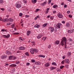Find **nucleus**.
<instances>
[{"instance_id": "1", "label": "nucleus", "mask_w": 74, "mask_h": 74, "mask_svg": "<svg viewBox=\"0 0 74 74\" xmlns=\"http://www.w3.org/2000/svg\"><path fill=\"white\" fill-rule=\"evenodd\" d=\"M30 52L31 54H33L34 53V52H35V53H38V50L37 49L32 48L30 49Z\"/></svg>"}, {"instance_id": "2", "label": "nucleus", "mask_w": 74, "mask_h": 74, "mask_svg": "<svg viewBox=\"0 0 74 74\" xmlns=\"http://www.w3.org/2000/svg\"><path fill=\"white\" fill-rule=\"evenodd\" d=\"M49 29H50V31L52 32H53L54 31V30H55V29L54 28V27H49Z\"/></svg>"}, {"instance_id": "3", "label": "nucleus", "mask_w": 74, "mask_h": 74, "mask_svg": "<svg viewBox=\"0 0 74 74\" xmlns=\"http://www.w3.org/2000/svg\"><path fill=\"white\" fill-rule=\"evenodd\" d=\"M62 40L64 41L65 43H67V38L66 37H63Z\"/></svg>"}, {"instance_id": "4", "label": "nucleus", "mask_w": 74, "mask_h": 74, "mask_svg": "<svg viewBox=\"0 0 74 74\" xmlns=\"http://www.w3.org/2000/svg\"><path fill=\"white\" fill-rule=\"evenodd\" d=\"M58 16L59 18H62L63 17V15L62 14L60 13H59L58 14Z\"/></svg>"}, {"instance_id": "5", "label": "nucleus", "mask_w": 74, "mask_h": 74, "mask_svg": "<svg viewBox=\"0 0 74 74\" xmlns=\"http://www.w3.org/2000/svg\"><path fill=\"white\" fill-rule=\"evenodd\" d=\"M64 62L67 63V64H69L70 63V61L68 59H66L64 60Z\"/></svg>"}, {"instance_id": "6", "label": "nucleus", "mask_w": 74, "mask_h": 74, "mask_svg": "<svg viewBox=\"0 0 74 74\" xmlns=\"http://www.w3.org/2000/svg\"><path fill=\"white\" fill-rule=\"evenodd\" d=\"M61 25L62 24H61V23H59L57 24L56 26L58 29H60V27H61Z\"/></svg>"}, {"instance_id": "7", "label": "nucleus", "mask_w": 74, "mask_h": 74, "mask_svg": "<svg viewBox=\"0 0 74 74\" xmlns=\"http://www.w3.org/2000/svg\"><path fill=\"white\" fill-rule=\"evenodd\" d=\"M74 32V29H72L70 30H68V33H73Z\"/></svg>"}, {"instance_id": "8", "label": "nucleus", "mask_w": 74, "mask_h": 74, "mask_svg": "<svg viewBox=\"0 0 74 74\" xmlns=\"http://www.w3.org/2000/svg\"><path fill=\"white\" fill-rule=\"evenodd\" d=\"M19 50H25V47H23L21 46L19 48Z\"/></svg>"}, {"instance_id": "9", "label": "nucleus", "mask_w": 74, "mask_h": 74, "mask_svg": "<svg viewBox=\"0 0 74 74\" xmlns=\"http://www.w3.org/2000/svg\"><path fill=\"white\" fill-rule=\"evenodd\" d=\"M44 66H45V67H48L49 66H50V64L48 63H46V64H44Z\"/></svg>"}, {"instance_id": "10", "label": "nucleus", "mask_w": 74, "mask_h": 74, "mask_svg": "<svg viewBox=\"0 0 74 74\" xmlns=\"http://www.w3.org/2000/svg\"><path fill=\"white\" fill-rule=\"evenodd\" d=\"M5 53H6V54H7L8 55H11V54H12V53L10 52V51H5Z\"/></svg>"}, {"instance_id": "11", "label": "nucleus", "mask_w": 74, "mask_h": 74, "mask_svg": "<svg viewBox=\"0 0 74 74\" xmlns=\"http://www.w3.org/2000/svg\"><path fill=\"white\" fill-rule=\"evenodd\" d=\"M21 5L19 4H17L16 5V7L17 8L21 7Z\"/></svg>"}, {"instance_id": "12", "label": "nucleus", "mask_w": 74, "mask_h": 74, "mask_svg": "<svg viewBox=\"0 0 74 74\" xmlns=\"http://www.w3.org/2000/svg\"><path fill=\"white\" fill-rule=\"evenodd\" d=\"M56 68L54 66H51L50 68V70L51 71H52L53 70H55Z\"/></svg>"}, {"instance_id": "13", "label": "nucleus", "mask_w": 74, "mask_h": 74, "mask_svg": "<svg viewBox=\"0 0 74 74\" xmlns=\"http://www.w3.org/2000/svg\"><path fill=\"white\" fill-rule=\"evenodd\" d=\"M46 4H47V1H45L44 3H41L40 5H41L42 6H44Z\"/></svg>"}, {"instance_id": "14", "label": "nucleus", "mask_w": 74, "mask_h": 74, "mask_svg": "<svg viewBox=\"0 0 74 74\" xmlns=\"http://www.w3.org/2000/svg\"><path fill=\"white\" fill-rule=\"evenodd\" d=\"M42 37V35L41 34H39L38 36H37V38L38 39L41 38Z\"/></svg>"}, {"instance_id": "15", "label": "nucleus", "mask_w": 74, "mask_h": 74, "mask_svg": "<svg viewBox=\"0 0 74 74\" xmlns=\"http://www.w3.org/2000/svg\"><path fill=\"white\" fill-rule=\"evenodd\" d=\"M40 26V25H39L38 24H36L34 25V27H36V28H39Z\"/></svg>"}, {"instance_id": "16", "label": "nucleus", "mask_w": 74, "mask_h": 74, "mask_svg": "<svg viewBox=\"0 0 74 74\" xmlns=\"http://www.w3.org/2000/svg\"><path fill=\"white\" fill-rule=\"evenodd\" d=\"M9 19L8 18H5L3 22H6L9 21Z\"/></svg>"}, {"instance_id": "17", "label": "nucleus", "mask_w": 74, "mask_h": 74, "mask_svg": "<svg viewBox=\"0 0 74 74\" xmlns=\"http://www.w3.org/2000/svg\"><path fill=\"white\" fill-rule=\"evenodd\" d=\"M7 57V56L6 55H3L1 56V59H5V58H6Z\"/></svg>"}, {"instance_id": "18", "label": "nucleus", "mask_w": 74, "mask_h": 74, "mask_svg": "<svg viewBox=\"0 0 74 74\" xmlns=\"http://www.w3.org/2000/svg\"><path fill=\"white\" fill-rule=\"evenodd\" d=\"M60 45H62V46H63L64 45V41L62 40L60 42Z\"/></svg>"}, {"instance_id": "19", "label": "nucleus", "mask_w": 74, "mask_h": 74, "mask_svg": "<svg viewBox=\"0 0 74 74\" xmlns=\"http://www.w3.org/2000/svg\"><path fill=\"white\" fill-rule=\"evenodd\" d=\"M16 65L15 64H12L10 65V67H16Z\"/></svg>"}, {"instance_id": "20", "label": "nucleus", "mask_w": 74, "mask_h": 74, "mask_svg": "<svg viewBox=\"0 0 74 74\" xmlns=\"http://www.w3.org/2000/svg\"><path fill=\"white\" fill-rule=\"evenodd\" d=\"M35 64H37L38 65H40L41 64V63L40 62L36 61L35 62Z\"/></svg>"}, {"instance_id": "21", "label": "nucleus", "mask_w": 74, "mask_h": 74, "mask_svg": "<svg viewBox=\"0 0 74 74\" xmlns=\"http://www.w3.org/2000/svg\"><path fill=\"white\" fill-rule=\"evenodd\" d=\"M47 25H48V23H45L42 25V27H46L47 26Z\"/></svg>"}, {"instance_id": "22", "label": "nucleus", "mask_w": 74, "mask_h": 74, "mask_svg": "<svg viewBox=\"0 0 74 74\" xmlns=\"http://www.w3.org/2000/svg\"><path fill=\"white\" fill-rule=\"evenodd\" d=\"M60 42L59 40H57L56 41L55 43V44H57V45H58L59 44Z\"/></svg>"}, {"instance_id": "23", "label": "nucleus", "mask_w": 74, "mask_h": 74, "mask_svg": "<svg viewBox=\"0 0 74 74\" xmlns=\"http://www.w3.org/2000/svg\"><path fill=\"white\" fill-rule=\"evenodd\" d=\"M31 33V32L30 31V30H28L27 31V36H29L30 34V33Z\"/></svg>"}, {"instance_id": "24", "label": "nucleus", "mask_w": 74, "mask_h": 74, "mask_svg": "<svg viewBox=\"0 0 74 74\" xmlns=\"http://www.w3.org/2000/svg\"><path fill=\"white\" fill-rule=\"evenodd\" d=\"M47 38V37H44L42 38V40L43 41H45Z\"/></svg>"}, {"instance_id": "25", "label": "nucleus", "mask_w": 74, "mask_h": 74, "mask_svg": "<svg viewBox=\"0 0 74 74\" xmlns=\"http://www.w3.org/2000/svg\"><path fill=\"white\" fill-rule=\"evenodd\" d=\"M32 2L33 3H35L37 2V0H32Z\"/></svg>"}, {"instance_id": "26", "label": "nucleus", "mask_w": 74, "mask_h": 74, "mask_svg": "<svg viewBox=\"0 0 74 74\" xmlns=\"http://www.w3.org/2000/svg\"><path fill=\"white\" fill-rule=\"evenodd\" d=\"M19 40H21V41H24V38L21 37H20L19 38Z\"/></svg>"}, {"instance_id": "27", "label": "nucleus", "mask_w": 74, "mask_h": 74, "mask_svg": "<svg viewBox=\"0 0 74 74\" xmlns=\"http://www.w3.org/2000/svg\"><path fill=\"white\" fill-rule=\"evenodd\" d=\"M9 59L10 60H11L12 59V60L13 59V57L12 56H10L9 57Z\"/></svg>"}, {"instance_id": "28", "label": "nucleus", "mask_w": 74, "mask_h": 74, "mask_svg": "<svg viewBox=\"0 0 74 74\" xmlns=\"http://www.w3.org/2000/svg\"><path fill=\"white\" fill-rule=\"evenodd\" d=\"M58 5H53V8H56V7H58Z\"/></svg>"}, {"instance_id": "29", "label": "nucleus", "mask_w": 74, "mask_h": 74, "mask_svg": "<svg viewBox=\"0 0 74 74\" xmlns=\"http://www.w3.org/2000/svg\"><path fill=\"white\" fill-rule=\"evenodd\" d=\"M66 27H69L70 26V24L68 23H67L66 24Z\"/></svg>"}, {"instance_id": "30", "label": "nucleus", "mask_w": 74, "mask_h": 74, "mask_svg": "<svg viewBox=\"0 0 74 74\" xmlns=\"http://www.w3.org/2000/svg\"><path fill=\"white\" fill-rule=\"evenodd\" d=\"M25 54L26 56H29V53L28 52H26L25 53Z\"/></svg>"}, {"instance_id": "31", "label": "nucleus", "mask_w": 74, "mask_h": 74, "mask_svg": "<svg viewBox=\"0 0 74 74\" xmlns=\"http://www.w3.org/2000/svg\"><path fill=\"white\" fill-rule=\"evenodd\" d=\"M3 37L4 38H8V37H7V36L5 35H3Z\"/></svg>"}, {"instance_id": "32", "label": "nucleus", "mask_w": 74, "mask_h": 74, "mask_svg": "<svg viewBox=\"0 0 74 74\" xmlns=\"http://www.w3.org/2000/svg\"><path fill=\"white\" fill-rule=\"evenodd\" d=\"M1 32H8L7 30L6 29H2L1 30Z\"/></svg>"}, {"instance_id": "33", "label": "nucleus", "mask_w": 74, "mask_h": 74, "mask_svg": "<svg viewBox=\"0 0 74 74\" xmlns=\"http://www.w3.org/2000/svg\"><path fill=\"white\" fill-rule=\"evenodd\" d=\"M31 43L33 44L34 45H36V43H35V42L34 41H32L31 42Z\"/></svg>"}, {"instance_id": "34", "label": "nucleus", "mask_w": 74, "mask_h": 74, "mask_svg": "<svg viewBox=\"0 0 74 74\" xmlns=\"http://www.w3.org/2000/svg\"><path fill=\"white\" fill-rule=\"evenodd\" d=\"M9 20L10 22H13V21H14V20L11 18H10Z\"/></svg>"}, {"instance_id": "35", "label": "nucleus", "mask_w": 74, "mask_h": 74, "mask_svg": "<svg viewBox=\"0 0 74 74\" xmlns=\"http://www.w3.org/2000/svg\"><path fill=\"white\" fill-rule=\"evenodd\" d=\"M0 21H2V22H4V20H3V18L1 17H0Z\"/></svg>"}, {"instance_id": "36", "label": "nucleus", "mask_w": 74, "mask_h": 74, "mask_svg": "<svg viewBox=\"0 0 74 74\" xmlns=\"http://www.w3.org/2000/svg\"><path fill=\"white\" fill-rule=\"evenodd\" d=\"M52 65H54V66L56 65V64L55 63V62H53L52 63Z\"/></svg>"}, {"instance_id": "37", "label": "nucleus", "mask_w": 74, "mask_h": 74, "mask_svg": "<svg viewBox=\"0 0 74 74\" xmlns=\"http://www.w3.org/2000/svg\"><path fill=\"white\" fill-rule=\"evenodd\" d=\"M52 0H49V1H48V4H49L51 3V1Z\"/></svg>"}, {"instance_id": "38", "label": "nucleus", "mask_w": 74, "mask_h": 74, "mask_svg": "<svg viewBox=\"0 0 74 74\" xmlns=\"http://www.w3.org/2000/svg\"><path fill=\"white\" fill-rule=\"evenodd\" d=\"M63 67H64V66H60V69H63Z\"/></svg>"}, {"instance_id": "39", "label": "nucleus", "mask_w": 74, "mask_h": 74, "mask_svg": "<svg viewBox=\"0 0 74 74\" xmlns=\"http://www.w3.org/2000/svg\"><path fill=\"white\" fill-rule=\"evenodd\" d=\"M16 64H19L20 63V62L18 61H16Z\"/></svg>"}, {"instance_id": "40", "label": "nucleus", "mask_w": 74, "mask_h": 74, "mask_svg": "<svg viewBox=\"0 0 74 74\" xmlns=\"http://www.w3.org/2000/svg\"><path fill=\"white\" fill-rule=\"evenodd\" d=\"M13 34H16V35H18V34H19V33L18 32H15Z\"/></svg>"}, {"instance_id": "41", "label": "nucleus", "mask_w": 74, "mask_h": 74, "mask_svg": "<svg viewBox=\"0 0 74 74\" xmlns=\"http://www.w3.org/2000/svg\"><path fill=\"white\" fill-rule=\"evenodd\" d=\"M68 40L69 41L72 42L73 41V39H71V38H69L68 39Z\"/></svg>"}, {"instance_id": "42", "label": "nucleus", "mask_w": 74, "mask_h": 74, "mask_svg": "<svg viewBox=\"0 0 74 74\" xmlns=\"http://www.w3.org/2000/svg\"><path fill=\"white\" fill-rule=\"evenodd\" d=\"M68 55L69 56L71 55V53L70 52H69L68 53Z\"/></svg>"}, {"instance_id": "43", "label": "nucleus", "mask_w": 74, "mask_h": 74, "mask_svg": "<svg viewBox=\"0 0 74 74\" xmlns=\"http://www.w3.org/2000/svg\"><path fill=\"white\" fill-rule=\"evenodd\" d=\"M7 37H8V38H10V35L9 34H8L7 35Z\"/></svg>"}, {"instance_id": "44", "label": "nucleus", "mask_w": 74, "mask_h": 74, "mask_svg": "<svg viewBox=\"0 0 74 74\" xmlns=\"http://www.w3.org/2000/svg\"><path fill=\"white\" fill-rule=\"evenodd\" d=\"M22 16V13H20L19 14V16Z\"/></svg>"}, {"instance_id": "45", "label": "nucleus", "mask_w": 74, "mask_h": 74, "mask_svg": "<svg viewBox=\"0 0 74 74\" xmlns=\"http://www.w3.org/2000/svg\"><path fill=\"white\" fill-rule=\"evenodd\" d=\"M64 60L62 61L61 63H62V64H64Z\"/></svg>"}, {"instance_id": "46", "label": "nucleus", "mask_w": 74, "mask_h": 74, "mask_svg": "<svg viewBox=\"0 0 74 74\" xmlns=\"http://www.w3.org/2000/svg\"><path fill=\"white\" fill-rule=\"evenodd\" d=\"M51 47V45L50 44L49 45L48 48H50Z\"/></svg>"}, {"instance_id": "47", "label": "nucleus", "mask_w": 74, "mask_h": 74, "mask_svg": "<svg viewBox=\"0 0 74 74\" xmlns=\"http://www.w3.org/2000/svg\"><path fill=\"white\" fill-rule=\"evenodd\" d=\"M65 67H66V68L68 69V68H69V65L67 64H66L65 65Z\"/></svg>"}, {"instance_id": "48", "label": "nucleus", "mask_w": 74, "mask_h": 74, "mask_svg": "<svg viewBox=\"0 0 74 74\" xmlns=\"http://www.w3.org/2000/svg\"><path fill=\"white\" fill-rule=\"evenodd\" d=\"M66 13H67L68 14H70V11L69 10Z\"/></svg>"}, {"instance_id": "49", "label": "nucleus", "mask_w": 74, "mask_h": 74, "mask_svg": "<svg viewBox=\"0 0 74 74\" xmlns=\"http://www.w3.org/2000/svg\"><path fill=\"white\" fill-rule=\"evenodd\" d=\"M67 5H66V4H64V8H66L67 7Z\"/></svg>"}, {"instance_id": "50", "label": "nucleus", "mask_w": 74, "mask_h": 74, "mask_svg": "<svg viewBox=\"0 0 74 74\" xmlns=\"http://www.w3.org/2000/svg\"><path fill=\"white\" fill-rule=\"evenodd\" d=\"M3 3V0H0V3Z\"/></svg>"}, {"instance_id": "51", "label": "nucleus", "mask_w": 74, "mask_h": 74, "mask_svg": "<svg viewBox=\"0 0 74 74\" xmlns=\"http://www.w3.org/2000/svg\"><path fill=\"white\" fill-rule=\"evenodd\" d=\"M25 16L26 18H28L29 16L28 15H25Z\"/></svg>"}, {"instance_id": "52", "label": "nucleus", "mask_w": 74, "mask_h": 74, "mask_svg": "<svg viewBox=\"0 0 74 74\" xmlns=\"http://www.w3.org/2000/svg\"><path fill=\"white\" fill-rule=\"evenodd\" d=\"M65 48H66L67 47V43H65Z\"/></svg>"}, {"instance_id": "53", "label": "nucleus", "mask_w": 74, "mask_h": 74, "mask_svg": "<svg viewBox=\"0 0 74 74\" xmlns=\"http://www.w3.org/2000/svg\"><path fill=\"white\" fill-rule=\"evenodd\" d=\"M32 62H35V60H31Z\"/></svg>"}, {"instance_id": "54", "label": "nucleus", "mask_w": 74, "mask_h": 74, "mask_svg": "<svg viewBox=\"0 0 74 74\" xmlns=\"http://www.w3.org/2000/svg\"><path fill=\"white\" fill-rule=\"evenodd\" d=\"M9 64H5V66H8Z\"/></svg>"}, {"instance_id": "55", "label": "nucleus", "mask_w": 74, "mask_h": 74, "mask_svg": "<svg viewBox=\"0 0 74 74\" xmlns=\"http://www.w3.org/2000/svg\"><path fill=\"white\" fill-rule=\"evenodd\" d=\"M15 59H16V57H13V60H15Z\"/></svg>"}, {"instance_id": "56", "label": "nucleus", "mask_w": 74, "mask_h": 74, "mask_svg": "<svg viewBox=\"0 0 74 74\" xmlns=\"http://www.w3.org/2000/svg\"><path fill=\"white\" fill-rule=\"evenodd\" d=\"M14 25L13 24L12 25L11 27L12 28H14Z\"/></svg>"}, {"instance_id": "57", "label": "nucleus", "mask_w": 74, "mask_h": 74, "mask_svg": "<svg viewBox=\"0 0 74 74\" xmlns=\"http://www.w3.org/2000/svg\"><path fill=\"white\" fill-rule=\"evenodd\" d=\"M0 10H2V11H4V9L3 8H1Z\"/></svg>"}, {"instance_id": "58", "label": "nucleus", "mask_w": 74, "mask_h": 74, "mask_svg": "<svg viewBox=\"0 0 74 74\" xmlns=\"http://www.w3.org/2000/svg\"><path fill=\"white\" fill-rule=\"evenodd\" d=\"M24 1V2L25 3H27V2L26 1H25V0H23Z\"/></svg>"}, {"instance_id": "59", "label": "nucleus", "mask_w": 74, "mask_h": 74, "mask_svg": "<svg viewBox=\"0 0 74 74\" xmlns=\"http://www.w3.org/2000/svg\"><path fill=\"white\" fill-rule=\"evenodd\" d=\"M69 18H72V16L70 15V14H69Z\"/></svg>"}, {"instance_id": "60", "label": "nucleus", "mask_w": 74, "mask_h": 74, "mask_svg": "<svg viewBox=\"0 0 74 74\" xmlns=\"http://www.w3.org/2000/svg\"><path fill=\"white\" fill-rule=\"evenodd\" d=\"M50 19H52V20L53 19H54L53 17V16L51 17V18H50Z\"/></svg>"}, {"instance_id": "61", "label": "nucleus", "mask_w": 74, "mask_h": 74, "mask_svg": "<svg viewBox=\"0 0 74 74\" xmlns=\"http://www.w3.org/2000/svg\"><path fill=\"white\" fill-rule=\"evenodd\" d=\"M38 9H36V12H38Z\"/></svg>"}, {"instance_id": "62", "label": "nucleus", "mask_w": 74, "mask_h": 74, "mask_svg": "<svg viewBox=\"0 0 74 74\" xmlns=\"http://www.w3.org/2000/svg\"><path fill=\"white\" fill-rule=\"evenodd\" d=\"M29 64L30 63H27V66H29Z\"/></svg>"}, {"instance_id": "63", "label": "nucleus", "mask_w": 74, "mask_h": 74, "mask_svg": "<svg viewBox=\"0 0 74 74\" xmlns=\"http://www.w3.org/2000/svg\"><path fill=\"white\" fill-rule=\"evenodd\" d=\"M61 5H64V2H62L61 4Z\"/></svg>"}, {"instance_id": "64", "label": "nucleus", "mask_w": 74, "mask_h": 74, "mask_svg": "<svg viewBox=\"0 0 74 74\" xmlns=\"http://www.w3.org/2000/svg\"><path fill=\"white\" fill-rule=\"evenodd\" d=\"M46 14H48V10H46Z\"/></svg>"}]
</instances>
